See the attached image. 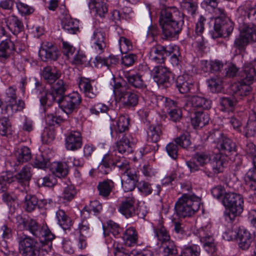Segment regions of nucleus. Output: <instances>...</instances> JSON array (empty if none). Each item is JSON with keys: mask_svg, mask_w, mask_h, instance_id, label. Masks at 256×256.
<instances>
[{"mask_svg": "<svg viewBox=\"0 0 256 256\" xmlns=\"http://www.w3.org/2000/svg\"><path fill=\"white\" fill-rule=\"evenodd\" d=\"M19 248L22 256H38L40 248L36 241L28 236L19 238Z\"/></svg>", "mask_w": 256, "mask_h": 256, "instance_id": "16", "label": "nucleus"}, {"mask_svg": "<svg viewBox=\"0 0 256 256\" xmlns=\"http://www.w3.org/2000/svg\"><path fill=\"white\" fill-rule=\"evenodd\" d=\"M103 233L106 236L108 234V230L116 238H120L122 236L123 232V228L120 225L112 220H110L107 222V228L102 224Z\"/></svg>", "mask_w": 256, "mask_h": 256, "instance_id": "37", "label": "nucleus"}, {"mask_svg": "<svg viewBox=\"0 0 256 256\" xmlns=\"http://www.w3.org/2000/svg\"><path fill=\"white\" fill-rule=\"evenodd\" d=\"M151 102L157 106L166 110L167 112L169 110L178 108L174 100L162 96H156L152 94Z\"/></svg>", "mask_w": 256, "mask_h": 256, "instance_id": "22", "label": "nucleus"}, {"mask_svg": "<svg viewBox=\"0 0 256 256\" xmlns=\"http://www.w3.org/2000/svg\"><path fill=\"white\" fill-rule=\"evenodd\" d=\"M82 138L81 134L78 131L70 133L66 139V146L68 150H75L81 148Z\"/></svg>", "mask_w": 256, "mask_h": 256, "instance_id": "26", "label": "nucleus"}, {"mask_svg": "<svg viewBox=\"0 0 256 256\" xmlns=\"http://www.w3.org/2000/svg\"><path fill=\"white\" fill-rule=\"evenodd\" d=\"M118 168L119 172L122 174L134 170L130 168L129 162L124 156H118L116 153L111 154H106L97 168L98 172L108 174L113 168Z\"/></svg>", "mask_w": 256, "mask_h": 256, "instance_id": "3", "label": "nucleus"}, {"mask_svg": "<svg viewBox=\"0 0 256 256\" xmlns=\"http://www.w3.org/2000/svg\"><path fill=\"white\" fill-rule=\"evenodd\" d=\"M20 226H22L24 230H28L34 236L38 238L42 242L44 241L50 242L55 238V236L46 225L38 224L33 219H22Z\"/></svg>", "mask_w": 256, "mask_h": 256, "instance_id": "7", "label": "nucleus"}, {"mask_svg": "<svg viewBox=\"0 0 256 256\" xmlns=\"http://www.w3.org/2000/svg\"><path fill=\"white\" fill-rule=\"evenodd\" d=\"M246 152L252 160L254 168L249 170L244 176L246 186L251 190H256V147L252 142L246 144Z\"/></svg>", "mask_w": 256, "mask_h": 256, "instance_id": "10", "label": "nucleus"}, {"mask_svg": "<svg viewBox=\"0 0 256 256\" xmlns=\"http://www.w3.org/2000/svg\"><path fill=\"white\" fill-rule=\"evenodd\" d=\"M12 126L8 118H4L0 120V135L2 136H8L12 134Z\"/></svg>", "mask_w": 256, "mask_h": 256, "instance_id": "49", "label": "nucleus"}, {"mask_svg": "<svg viewBox=\"0 0 256 256\" xmlns=\"http://www.w3.org/2000/svg\"><path fill=\"white\" fill-rule=\"evenodd\" d=\"M82 99L77 92H72L68 95H64L58 98L56 102L58 104L60 108L66 114L72 113L80 104Z\"/></svg>", "mask_w": 256, "mask_h": 256, "instance_id": "12", "label": "nucleus"}, {"mask_svg": "<svg viewBox=\"0 0 256 256\" xmlns=\"http://www.w3.org/2000/svg\"><path fill=\"white\" fill-rule=\"evenodd\" d=\"M254 62L245 63L242 70L238 74L239 80L252 84L256 81V69L254 68Z\"/></svg>", "mask_w": 256, "mask_h": 256, "instance_id": "20", "label": "nucleus"}, {"mask_svg": "<svg viewBox=\"0 0 256 256\" xmlns=\"http://www.w3.org/2000/svg\"><path fill=\"white\" fill-rule=\"evenodd\" d=\"M76 194V190L73 186H68L64 190L62 198L67 202L72 200Z\"/></svg>", "mask_w": 256, "mask_h": 256, "instance_id": "64", "label": "nucleus"}, {"mask_svg": "<svg viewBox=\"0 0 256 256\" xmlns=\"http://www.w3.org/2000/svg\"><path fill=\"white\" fill-rule=\"evenodd\" d=\"M246 137L256 136V120H248L244 128Z\"/></svg>", "mask_w": 256, "mask_h": 256, "instance_id": "63", "label": "nucleus"}, {"mask_svg": "<svg viewBox=\"0 0 256 256\" xmlns=\"http://www.w3.org/2000/svg\"><path fill=\"white\" fill-rule=\"evenodd\" d=\"M14 181V178L10 173H6L0 176V192L6 190L8 184Z\"/></svg>", "mask_w": 256, "mask_h": 256, "instance_id": "58", "label": "nucleus"}, {"mask_svg": "<svg viewBox=\"0 0 256 256\" xmlns=\"http://www.w3.org/2000/svg\"><path fill=\"white\" fill-rule=\"evenodd\" d=\"M137 188L138 190L145 196L152 194L153 191L152 184L144 180L138 182L137 184Z\"/></svg>", "mask_w": 256, "mask_h": 256, "instance_id": "59", "label": "nucleus"}, {"mask_svg": "<svg viewBox=\"0 0 256 256\" xmlns=\"http://www.w3.org/2000/svg\"><path fill=\"white\" fill-rule=\"evenodd\" d=\"M118 210L126 218L136 216L140 218H144L145 216V214L143 213L139 212L135 199L133 197H127L122 200L118 206Z\"/></svg>", "mask_w": 256, "mask_h": 256, "instance_id": "15", "label": "nucleus"}, {"mask_svg": "<svg viewBox=\"0 0 256 256\" xmlns=\"http://www.w3.org/2000/svg\"><path fill=\"white\" fill-rule=\"evenodd\" d=\"M178 250L174 242H166L162 252L163 256H176Z\"/></svg>", "mask_w": 256, "mask_h": 256, "instance_id": "61", "label": "nucleus"}, {"mask_svg": "<svg viewBox=\"0 0 256 256\" xmlns=\"http://www.w3.org/2000/svg\"><path fill=\"white\" fill-rule=\"evenodd\" d=\"M180 8L183 12L192 18L198 13V4L194 0H182L180 2Z\"/></svg>", "mask_w": 256, "mask_h": 256, "instance_id": "35", "label": "nucleus"}, {"mask_svg": "<svg viewBox=\"0 0 256 256\" xmlns=\"http://www.w3.org/2000/svg\"><path fill=\"white\" fill-rule=\"evenodd\" d=\"M211 105V100L202 96H194L186 100L184 108L188 112L193 114V116H191V123L194 128H202L208 123L209 115L204 110L210 109Z\"/></svg>", "mask_w": 256, "mask_h": 256, "instance_id": "2", "label": "nucleus"}, {"mask_svg": "<svg viewBox=\"0 0 256 256\" xmlns=\"http://www.w3.org/2000/svg\"><path fill=\"white\" fill-rule=\"evenodd\" d=\"M222 202L230 210L226 216L231 221L234 220L236 216H240L244 210V198L240 194L235 192L226 193Z\"/></svg>", "mask_w": 256, "mask_h": 256, "instance_id": "8", "label": "nucleus"}, {"mask_svg": "<svg viewBox=\"0 0 256 256\" xmlns=\"http://www.w3.org/2000/svg\"><path fill=\"white\" fill-rule=\"evenodd\" d=\"M196 234L200 238L204 249L208 253L213 254L216 251V244L210 223H207L198 229Z\"/></svg>", "mask_w": 256, "mask_h": 256, "instance_id": "11", "label": "nucleus"}, {"mask_svg": "<svg viewBox=\"0 0 256 256\" xmlns=\"http://www.w3.org/2000/svg\"><path fill=\"white\" fill-rule=\"evenodd\" d=\"M68 88V85L66 82L62 79L58 78L55 82L51 84L50 94L52 97V100L56 102L58 100V98L64 96Z\"/></svg>", "mask_w": 256, "mask_h": 256, "instance_id": "21", "label": "nucleus"}, {"mask_svg": "<svg viewBox=\"0 0 256 256\" xmlns=\"http://www.w3.org/2000/svg\"><path fill=\"white\" fill-rule=\"evenodd\" d=\"M44 52V57L46 60H56L59 56L58 51L56 48L54 47L41 50L40 54L42 56H43Z\"/></svg>", "mask_w": 256, "mask_h": 256, "instance_id": "56", "label": "nucleus"}, {"mask_svg": "<svg viewBox=\"0 0 256 256\" xmlns=\"http://www.w3.org/2000/svg\"><path fill=\"white\" fill-rule=\"evenodd\" d=\"M173 232L176 236L183 238L186 236V228L184 223L179 220H172Z\"/></svg>", "mask_w": 256, "mask_h": 256, "instance_id": "45", "label": "nucleus"}, {"mask_svg": "<svg viewBox=\"0 0 256 256\" xmlns=\"http://www.w3.org/2000/svg\"><path fill=\"white\" fill-rule=\"evenodd\" d=\"M210 8L216 16L212 37L215 39L228 36L233 31L234 23L226 16L225 10L223 8L217 6Z\"/></svg>", "mask_w": 256, "mask_h": 256, "instance_id": "5", "label": "nucleus"}, {"mask_svg": "<svg viewBox=\"0 0 256 256\" xmlns=\"http://www.w3.org/2000/svg\"><path fill=\"white\" fill-rule=\"evenodd\" d=\"M175 142L177 145L182 148H186L191 144L190 134L188 132H185L175 139Z\"/></svg>", "mask_w": 256, "mask_h": 256, "instance_id": "62", "label": "nucleus"}, {"mask_svg": "<svg viewBox=\"0 0 256 256\" xmlns=\"http://www.w3.org/2000/svg\"><path fill=\"white\" fill-rule=\"evenodd\" d=\"M122 238L125 244L128 246H134L137 244L138 241V234L134 227H130L122 232Z\"/></svg>", "mask_w": 256, "mask_h": 256, "instance_id": "31", "label": "nucleus"}, {"mask_svg": "<svg viewBox=\"0 0 256 256\" xmlns=\"http://www.w3.org/2000/svg\"><path fill=\"white\" fill-rule=\"evenodd\" d=\"M78 86L82 91H83L86 96L93 98L96 94L93 92V88L88 79L81 78L78 83Z\"/></svg>", "mask_w": 256, "mask_h": 256, "instance_id": "44", "label": "nucleus"}, {"mask_svg": "<svg viewBox=\"0 0 256 256\" xmlns=\"http://www.w3.org/2000/svg\"><path fill=\"white\" fill-rule=\"evenodd\" d=\"M224 64L218 60L209 61L202 60L200 62V68L204 72L217 74L220 77H222Z\"/></svg>", "mask_w": 256, "mask_h": 256, "instance_id": "18", "label": "nucleus"}, {"mask_svg": "<svg viewBox=\"0 0 256 256\" xmlns=\"http://www.w3.org/2000/svg\"><path fill=\"white\" fill-rule=\"evenodd\" d=\"M49 159L44 157L42 154H37L32 162V166L34 168L41 169H45L48 166Z\"/></svg>", "mask_w": 256, "mask_h": 256, "instance_id": "53", "label": "nucleus"}, {"mask_svg": "<svg viewBox=\"0 0 256 256\" xmlns=\"http://www.w3.org/2000/svg\"><path fill=\"white\" fill-rule=\"evenodd\" d=\"M124 178L122 180V188L124 192H128L133 190L138 182V177L134 170L128 172L123 174Z\"/></svg>", "mask_w": 256, "mask_h": 256, "instance_id": "25", "label": "nucleus"}, {"mask_svg": "<svg viewBox=\"0 0 256 256\" xmlns=\"http://www.w3.org/2000/svg\"><path fill=\"white\" fill-rule=\"evenodd\" d=\"M42 75L46 82L51 84L60 78L61 73L60 70L47 66L43 68Z\"/></svg>", "mask_w": 256, "mask_h": 256, "instance_id": "33", "label": "nucleus"}, {"mask_svg": "<svg viewBox=\"0 0 256 256\" xmlns=\"http://www.w3.org/2000/svg\"><path fill=\"white\" fill-rule=\"evenodd\" d=\"M107 46V39L105 34L100 32H97V53L100 55L104 52Z\"/></svg>", "mask_w": 256, "mask_h": 256, "instance_id": "55", "label": "nucleus"}, {"mask_svg": "<svg viewBox=\"0 0 256 256\" xmlns=\"http://www.w3.org/2000/svg\"><path fill=\"white\" fill-rule=\"evenodd\" d=\"M206 19L202 16H200L196 25L194 41L196 46L200 50L204 48L205 41L202 34L204 30V23Z\"/></svg>", "mask_w": 256, "mask_h": 256, "instance_id": "24", "label": "nucleus"}, {"mask_svg": "<svg viewBox=\"0 0 256 256\" xmlns=\"http://www.w3.org/2000/svg\"><path fill=\"white\" fill-rule=\"evenodd\" d=\"M200 248L197 244L184 247L181 252V256H200Z\"/></svg>", "mask_w": 256, "mask_h": 256, "instance_id": "52", "label": "nucleus"}, {"mask_svg": "<svg viewBox=\"0 0 256 256\" xmlns=\"http://www.w3.org/2000/svg\"><path fill=\"white\" fill-rule=\"evenodd\" d=\"M38 199L34 196L27 195L24 202L26 210L28 212H32L38 206Z\"/></svg>", "mask_w": 256, "mask_h": 256, "instance_id": "54", "label": "nucleus"}, {"mask_svg": "<svg viewBox=\"0 0 256 256\" xmlns=\"http://www.w3.org/2000/svg\"><path fill=\"white\" fill-rule=\"evenodd\" d=\"M238 237V246L243 250H248L252 241V237L251 234L246 230L242 228L240 229L238 232L228 231L225 233L224 236V238L228 240H232Z\"/></svg>", "mask_w": 256, "mask_h": 256, "instance_id": "14", "label": "nucleus"}, {"mask_svg": "<svg viewBox=\"0 0 256 256\" xmlns=\"http://www.w3.org/2000/svg\"><path fill=\"white\" fill-rule=\"evenodd\" d=\"M118 62V58L114 56H110L108 57H102L97 56V65L106 66L108 68L116 64Z\"/></svg>", "mask_w": 256, "mask_h": 256, "instance_id": "51", "label": "nucleus"}, {"mask_svg": "<svg viewBox=\"0 0 256 256\" xmlns=\"http://www.w3.org/2000/svg\"><path fill=\"white\" fill-rule=\"evenodd\" d=\"M110 84L112 86L114 94L124 108H130L138 105V96L129 90L128 84L116 81L114 77L110 82Z\"/></svg>", "mask_w": 256, "mask_h": 256, "instance_id": "6", "label": "nucleus"}, {"mask_svg": "<svg viewBox=\"0 0 256 256\" xmlns=\"http://www.w3.org/2000/svg\"><path fill=\"white\" fill-rule=\"evenodd\" d=\"M154 236L158 240L162 242H169L170 236L166 228L161 224H158L154 228Z\"/></svg>", "mask_w": 256, "mask_h": 256, "instance_id": "43", "label": "nucleus"}, {"mask_svg": "<svg viewBox=\"0 0 256 256\" xmlns=\"http://www.w3.org/2000/svg\"><path fill=\"white\" fill-rule=\"evenodd\" d=\"M132 139V138L130 134L124 135L122 138L116 143L114 148L115 153L116 154V151L120 154H128L132 152L134 143Z\"/></svg>", "mask_w": 256, "mask_h": 256, "instance_id": "23", "label": "nucleus"}, {"mask_svg": "<svg viewBox=\"0 0 256 256\" xmlns=\"http://www.w3.org/2000/svg\"><path fill=\"white\" fill-rule=\"evenodd\" d=\"M240 36L234 40V46L239 50L243 49L250 42L256 40V26L244 22L238 24Z\"/></svg>", "mask_w": 256, "mask_h": 256, "instance_id": "9", "label": "nucleus"}, {"mask_svg": "<svg viewBox=\"0 0 256 256\" xmlns=\"http://www.w3.org/2000/svg\"><path fill=\"white\" fill-rule=\"evenodd\" d=\"M171 52L166 46L160 44L153 46L149 52L150 59L157 64H163L166 58L171 54Z\"/></svg>", "mask_w": 256, "mask_h": 256, "instance_id": "19", "label": "nucleus"}, {"mask_svg": "<svg viewBox=\"0 0 256 256\" xmlns=\"http://www.w3.org/2000/svg\"><path fill=\"white\" fill-rule=\"evenodd\" d=\"M153 78L158 85L162 88L170 87L174 82V78L172 72L166 67L158 66L154 67Z\"/></svg>", "mask_w": 256, "mask_h": 256, "instance_id": "13", "label": "nucleus"}, {"mask_svg": "<svg viewBox=\"0 0 256 256\" xmlns=\"http://www.w3.org/2000/svg\"><path fill=\"white\" fill-rule=\"evenodd\" d=\"M5 22L8 29L14 34H17L23 31L24 26L22 20L15 16H10L5 19Z\"/></svg>", "mask_w": 256, "mask_h": 256, "instance_id": "30", "label": "nucleus"}, {"mask_svg": "<svg viewBox=\"0 0 256 256\" xmlns=\"http://www.w3.org/2000/svg\"><path fill=\"white\" fill-rule=\"evenodd\" d=\"M238 72L237 68L233 64H225L222 77L231 78L236 76Z\"/></svg>", "mask_w": 256, "mask_h": 256, "instance_id": "60", "label": "nucleus"}, {"mask_svg": "<svg viewBox=\"0 0 256 256\" xmlns=\"http://www.w3.org/2000/svg\"><path fill=\"white\" fill-rule=\"evenodd\" d=\"M30 170L31 168L30 166H25L19 172L13 177V178H16L20 184H25L28 182L31 178L32 174Z\"/></svg>", "mask_w": 256, "mask_h": 256, "instance_id": "42", "label": "nucleus"}, {"mask_svg": "<svg viewBox=\"0 0 256 256\" xmlns=\"http://www.w3.org/2000/svg\"><path fill=\"white\" fill-rule=\"evenodd\" d=\"M236 16L238 24L246 22L256 26V6L252 7L246 4L239 6L236 10Z\"/></svg>", "mask_w": 256, "mask_h": 256, "instance_id": "17", "label": "nucleus"}, {"mask_svg": "<svg viewBox=\"0 0 256 256\" xmlns=\"http://www.w3.org/2000/svg\"><path fill=\"white\" fill-rule=\"evenodd\" d=\"M126 80L128 84L136 88L144 90L146 88V85L140 74L129 75L126 76Z\"/></svg>", "mask_w": 256, "mask_h": 256, "instance_id": "40", "label": "nucleus"}, {"mask_svg": "<svg viewBox=\"0 0 256 256\" xmlns=\"http://www.w3.org/2000/svg\"><path fill=\"white\" fill-rule=\"evenodd\" d=\"M147 133L148 142H158L162 134V125L160 124L150 125Z\"/></svg>", "mask_w": 256, "mask_h": 256, "instance_id": "38", "label": "nucleus"}, {"mask_svg": "<svg viewBox=\"0 0 256 256\" xmlns=\"http://www.w3.org/2000/svg\"><path fill=\"white\" fill-rule=\"evenodd\" d=\"M194 160L200 166H204L210 160V154L206 152H197L194 156Z\"/></svg>", "mask_w": 256, "mask_h": 256, "instance_id": "57", "label": "nucleus"}, {"mask_svg": "<svg viewBox=\"0 0 256 256\" xmlns=\"http://www.w3.org/2000/svg\"><path fill=\"white\" fill-rule=\"evenodd\" d=\"M250 84L239 80L238 83L234 84L232 86L234 96L236 97L240 96V98H242V97L248 96L252 90Z\"/></svg>", "mask_w": 256, "mask_h": 256, "instance_id": "32", "label": "nucleus"}, {"mask_svg": "<svg viewBox=\"0 0 256 256\" xmlns=\"http://www.w3.org/2000/svg\"><path fill=\"white\" fill-rule=\"evenodd\" d=\"M237 101L235 96L220 98V110L225 112H232Z\"/></svg>", "mask_w": 256, "mask_h": 256, "instance_id": "39", "label": "nucleus"}, {"mask_svg": "<svg viewBox=\"0 0 256 256\" xmlns=\"http://www.w3.org/2000/svg\"><path fill=\"white\" fill-rule=\"evenodd\" d=\"M16 50V46L10 39L3 40L0 43V60H4L9 58Z\"/></svg>", "mask_w": 256, "mask_h": 256, "instance_id": "28", "label": "nucleus"}, {"mask_svg": "<svg viewBox=\"0 0 256 256\" xmlns=\"http://www.w3.org/2000/svg\"><path fill=\"white\" fill-rule=\"evenodd\" d=\"M130 119L128 116L121 115L119 116L116 125L114 127L116 133H122L128 130Z\"/></svg>", "mask_w": 256, "mask_h": 256, "instance_id": "46", "label": "nucleus"}, {"mask_svg": "<svg viewBox=\"0 0 256 256\" xmlns=\"http://www.w3.org/2000/svg\"><path fill=\"white\" fill-rule=\"evenodd\" d=\"M62 24L64 29L70 34H76L78 30V27L75 25L72 18L68 15H66L62 19Z\"/></svg>", "mask_w": 256, "mask_h": 256, "instance_id": "48", "label": "nucleus"}, {"mask_svg": "<svg viewBox=\"0 0 256 256\" xmlns=\"http://www.w3.org/2000/svg\"><path fill=\"white\" fill-rule=\"evenodd\" d=\"M184 14L175 6L161 10L158 22L162 30V38L170 39L178 35L184 24Z\"/></svg>", "mask_w": 256, "mask_h": 256, "instance_id": "1", "label": "nucleus"}, {"mask_svg": "<svg viewBox=\"0 0 256 256\" xmlns=\"http://www.w3.org/2000/svg\"><path fill=\"white\" fill-rule=\"evenodd\" d=\"M17 161L19 163H24L29 161L32 158L30 149L27 146H23L18 149L16 153Z\"/></svg>", "mask_w": 256, "mask_h": 256, "instance_id": "47", "label": "nucleus"}, {"mask_svg": "<svg viewBox=\"0 0 256 256\" xmlns=\"http://www.w3.org/2000/svg\"><path fill=\"white\" fill-rule=\"evenodd\" d=\"M114 188V182L109 179L99 182L97 186L98 195L104 200H108L109 196Z\"/></svg>", "mask_w": 256, "mask_h": 256, "instance_id": "27", "label": "nucleus"}, {"mask_svg": "<svg viewBox=\"0 0 256 256\" xmlns=\"http://www.w3.org/2000/svg\"><path fill=\"white\" fill-rule=\"evenodd\" d=\"M192 83V80L188 74L179 76L176 82V86L181 94L189 92L193 86Z\"/></svg>", "mask_w": 256, "mask_h": 256, "instance_id": "29", "label": "nucleus"}, {"mask_svg": "<svg viewBox=\"0 0 256 256\" xmlns=\"http://www.w3.org/2000/svg\"><path fill=\"white\" fill-rule=\"evenodd\" d=\"M56 218L58 224L64 230L70 229L72 226V221L64 210L59 209L56 212Z\"/></svg>", "mask_w": 256, "mask_h": 256, "instance_id": "41", "label": "nucleus"}, {"mask_svg": "<svg viewBox=\"0 0 256 256\" xmlns=\"http://www.w3.org/2000/svg\"><path fill=\"white\" fill-rule=\"evenodd\" d=\"M200 205V197L194 194H184L176 203L174 209L180 218H189L198 210Z\"/></svg>", "mask_w": 256, "mask_h": 256, "instance_id": "4", "label": "nucleus"}, {"mask_svg": "<svg viewBox=\"0 0 256 256\" xmlns=\"http://www.w3.org/2000/svg\"><path fill=\"white\" fill-rule=\"evenodd\" d=\"M50 170L56 176L62 178L67 176L68 167L66 162H54L51 164Z\"/></svg>", "mask_w": 256, "mask_h": 256, "instance_id": "36", "label": "nucleus"}, {"mask_svg": "<svg viewBox=\"0 0 256 256\" xmlns=\"http://www.w3.org/2000/svg\"><path fill=\"white\" fill-rule=\"evenodd\" d=\"M221 77H214L207 80L208 87L212 92H218L222 88Z\"/></svg>", "mask_w": 256, "mask_h": 256, "instance_id": "50", "label": "nucleus"}, {"mask_svg": "<svg viewBox=\"0 0 256 256\" xmlns=\"http://www.w3.org/2000/svg\"><path fill=\"white\" fill-rule=\"evenodd\" d=\"M216 134L218 136H221L220 149L222 152L228 155L231 152L236 150V144L231 139L224 136L223 134L219 131L216 132Z\"/></svg>", "mask_w": 256, "mask_h": 256, "instance_id": "34", "label": "nucleus"}]
</instances>
